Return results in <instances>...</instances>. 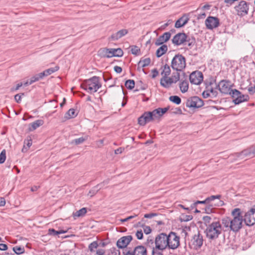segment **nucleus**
<instances>
[{
  "label": "nucleus",
  "instance_id": "1",
  "mask_svg": "<svg viewBox=\"0 0 255 255\" xmlns=\"http://www.w3.org/2000/svg\"><path fill=\"white\" fill-rule=\"evenodd\" d=\"M232 217H225L222 219V224L226 228L237 233L243 227V216L240 208H235L231 212Z\"/></svg>",
  "mask_w": 255,
  "mask_h": 255
},
{
  "label": "nucleus",
  "instance_id": "2",
  "mask_svg": "<svg viewBox=\"0 0 255 255\" xmlns=\"http://www.w3.org/2000/svg\"><path fill=\"white\" fill-rule=\"evenodd\" d=\"M169 107L159 108L152 112H145L138 119V123L140 126H144L146 123L158 119L168 110Z\"/></svg>",
  "mask_w": 255,
  "mask_h": 255
},
{
  "label": "nucleus",
  "instance_id": "3",
  "mask_svg": "<svg viewBox=\"0 0 255 255\" xmlns=\"http://www.w3.org/2000/svg\"><path fill=\"white\" fill-rule=\"evenodd\" d=\"M222 224L219 221H213L211 224L208 225L205 230L206 237L210 240L218 239L222 233Z\"/></svg>",
  "mask_w": 255,
  "mask_h": 255
},
{
  "label": "nucleus",
  "instance_id": "4",
  "mask_svg": "<svg viewBox=\"0 0 255 255\" xmlns=\"http://www.w3.org/2000/svg\"><path fill=\"white\" fill-rule=\"evenodd\" d=\"M101 86L100 78L97 76H93L86 80L82 85V88L90 93L96 92Z\"/></svg>",
  "mask_w": 255,
  "mask_h": 255
},
{
  "label": "nucleus",
  "instance_id": "5",
  "mask_svg": "<svg viewBox=\"0 0 255 255\" xmlns=\"http://www.w3.org/2000/svg\"><path fill=\"white\" fill-rule=\"evenodd\" d=\"M203 243L202 235L197 230L189 241L188 246L191 249L198 250Z\"/></svg>",
  "mask_w": 255,
  "mask_h": 255
},
{
  "label": "nucleus",
  "instance_id": "6",
  "mask_svg": "<svg viewBox=\"0 0 255 255\" xmlns=\"http://www.w3.org/2000/svg\"><path fill=\"white\" fill-rule=\"evenodd\" d=\"M172 68L177 71H181L186 67V59L181 54H177L171 61Z\"/></svg>",
  "mask_w": 255,
  "mask_h": 255
},
{
  "label": "nucleus",
  "instance_id": "7",
  "mask_svg": "<svg viewBox=\"0 0 255 255\" xmlns=\"http://www.w3.org/2000/svg\"><path fill=\"white\" fill-rule=\"evenodd\" d=\"M167 235L165 233H160L158 235L155 239L154 242L152 239H147V242H151V244L154 243L156 246H159L160 247L166 249L168 246Z\"/></svg>",
  "mask_w": 255,
  "mask_h": 255
},
{
  "label": "nucleus",
  "instance_id": "8",
  "mask_svg": "<svg viewBox=\"0 0 255 255\" xmlns=\"http://www.w3.org/2000/svg\"><path fill=\"white\" fill-rule=\"evenodd\" d=\"M168 246L167 248L170 249L175 250L180 245V238L177 234L173 232H171L167 235Z\"/></svg>",
  "mask_w": 255,
  "mask_h": 255
},
{
  "label": "nucleus",
  "instance_id": "9",
  "mask_svg": "<svg viewBox=\"0 0 255 255\" xmlns=\"http://www.w3.org/2000/svg\"><path fill=\"white\" fill-rule=\"evenodd\" d=\"M249 4L245 0H241L238 5L235 7L237 14L241 16L247 15L248 13Z\"/></svg>",
  "mask_w": 255,
  "mask_h": 255
},
{
  "label": "nucleus",
  "instance_id": "10",
  "mask_svg": "<svg viewBox=\"0 0 255 255\" xmlns=\"http://www.w3.org/2000/svg\"><path fill=\"white\" fill-rule=\"evenodd\" d=\"M244 221L248 226H253L255 224V209H251L246 213L243 217Z\"/></svg>",
  "mask_w": 255,
  "mask_h": 255
},
{
  "label": "nucleus",
  "instance_id": "11",
  "mask_svg": "<svg viewBox=\"0 0 255 255\" xmlns=\"http://www.w3.org/2000/svg\"><path fill=\"white\" fill-rule=\"evenodd\" d=\"M237 157L243 159L245 157H253L255 156V145H253L241 152L236 153Z\"/></svg>",
  "mask_w": 255,
  "mask_h": 255
},
{
  "label": "nucleus",
  "instance_id": "12",
  "mask_svg": "<svg viewBox=\"0 0 255 255\" xmlns=\"http://www.w3.org/2000/svg\"><path fill=\"white\" fill-rule=\"evenodd\" d=\"M186 105L189 108H200L204 105L203 100L197 96H194L188 99Z\"/></svg>",
  "mask_w": 255,
  "mask_h": 255
},
{
  "label": "nucleus",
  "instance_id": "13",
  "mask_svg": "<svg viewBox=\"0 0 255 255\" xmlns=\"http://www.w3.org/2000/svg\"><path fill=\"white\" fill-rule=\"evenodd\" d=\"M189 80L192 84L199 85L203 80V75L199 71H194L190 75Z\"/></svg>",
  "mask_w": 255,
  "mask_h": 255
},
{
  "label": "nucleus",
  "instance_id": "14",
  "mask_svg": "<svg viewBox=\"0 0 255 255\" xmlns=\"http://www.w3.org/2000/svg\"><path fill=\"white\" fill-rule=\"evenodd\" d=\"M205 25L207 29L212 30L219 26V19L217 17L209 16L205 20Z\"/></svg>",
  "mask_w": 255,
  "mask_h": 255
},
{
  "label": "nucleus",
  "instance_id": "15",
  "mask_svg": "<svg viewBox=\"0 0 255 255\" xmlns=\"http://www.w3.org/2000/svg\"><path fill=\"white\" fill-rule=\"evenodd\" d=\"M221 93L224 94H228L231 91L230 82L227 80H222L217 86Z\"/></svg>",
  "mask_w": 255,
  "mask_h": 255
},
{
  "label": "nucleus",
  "instance_id": "16",
  "mask_svg": "<svg viewBox=\"0 0 255 255\" xmlns=\"http://www.w3.org/2000/svg\"><path fill=\"white\" fill-rule=\"evenodd\" d=\"M187 40V35L184 33H178L172 38V42L175 45L184 44Z\"/></svg>",
  "mask_w": 255,
  "mask_h": 255
},
{
  "label": "nucleus",
  "instance_id": "17",
  "mask_svg": "<svg viewBox=\"0 0 255 255\" xmlns=\"http://www.w3.org/2000/svg\"><path fill=\"white\" fill-rule=\"evenodd\" d=\"M132 239V237L130 235L124 236L119 239L117 242V246L118 248L124 249L127 247Z\"/></svg>",
  "mask_w": 255,
  "mask_h": 255
},
{
  "label": "nucleus",
  "instance_id": "18",
  "mask_svg": "<svg viewBox=\"0 0 255 255\" xmlns=\"http://www.w3.org/2000/svg\"><path fill=\"white\" fill-rule=\"evenodd\" d=\"M170 32H166L160 36L155 41V44L157 46L162 45L163 43L167 42L171 37Z\"/></svg>",
  "mask_w": 255,
  "mask_h": 255
},
{
  "label": "nucleus",
  "instance_id": "19",
  "mask_svg": "<svg viewBox=\"0 0 255 255\" xmlns=\"http://www.w3.org/2000/svg\"><path fill=\"white\" fill-rule=\"evenodd\" d=\"M128 33V30L126 29H121L118 32L113 33L109 38L113 41H117Z\"/></svg>",
  "mask_w": 255,
  "mask_h": 255
},
{
  "label": "nucleus",
  "instance_id": "20",
  "mask_svg": "<svg viewBox=\"0 0 255 255\" xmlns=\"http://www.w3.org/2000/svg\"><path fill=\"white\" fill-rule=\"evenodd\" d=\"M173 83V78L162 77L160 80V85L164 88H168Z\"/></svg>",
  "mask_w": 255,
  "mask_h": 255
},
{
  "label": "nucleus",
  "instance_id": "21",
  "mask_svg": "<svg viewBox=\"0 0 255 255\" xmlns=\"http://www.w3.org/2000/svg\"><path fill=\"white\" fill-rule=\"evenodd\" d=\"M112 50H111V48H104L100 49L98 51L99 55L102 57H112Z\"/></svg>",
  "mask_w": 255,
  "mask_h": 255
},
{
  "label": "nucleus",
  "instance_id": "22",
  "mask_svg": "<svg viewBox=\"0 0 255 255\" xmlns=\"http://www.w3.org/2000/svg\"><path fill=\"white\" fill-rule=\"evenodd\" d=\"M132 253L134 255H147L146 249L142 246L136 247Z\"/></svg>",
  "mask_w": 255,
  "mask_h": 255
},
{
  "label": "nucleus",
  "instance_id": "23",
  "mask_svg": "<svg viewBox=\"0 0 255 255\" xmlns=\"http://www.w3.org/2000/svg\"><path fill=\"white\" fill-rule=\"evenodd\" d=\"M189 18L185 16H183L178 19L175 24L176 28H180L185 25L188 21Z\"/></svg>",
  "mask_w": 255,
  "mask_h": 255
},
{
  "label": "nucleus",
  "instance_id": "24",
  "mask_svg": "<svg viewBox=\"0 0 255 255\" xmlns=\"http://www.w3.org/2000/svg\"><path fill=\"white\" fill-rule=\"evenodd\" d=\"M249 99V97L248 95H243L241 93V95H239L236 99H234L233 102L235 105H238L242 102L247 101Z\"/></svg>",
  "mask_w": 255,
  "mask_h": 255
},
{
  "label": "nucleus",
  "instance_id": "25",
  "mask_svg": "<svg viewBox=\"0 0 255 255\" xmlns=\"http://www.w3.org/2000/svg\"><path fill=\"white\" fill-rule=\"evenodd\" d=\"M44 122L41 120H38L36 121L31 123L29 126V130L30 131H33L36 129L37 128L42 126Z\"/></svg>",
  "mask_w": 255,
  "mask_h": 255
},
{
  "label": "nucleus",
  "instance_id": "26",
  "mask_svg": "<svg viewBox=\"0 0 255 255\" xmlns=\"http://www.w3.org/2000/svg\"><path fill=\"white\" fill-rule=\"evenodd\" d=\"M151 60L149 58L145 59H141L138 63L137 69L140 70L141 68H143L149 65L150 63Z\"/></svg>",
  "mask_w": 255,
  "mask_h": 255
},
{
  "label": "nucleus",
  "instance_id": "27",
  "mask_svg": "<svg viewBox=\"0 0 255 255\" xmlns=\"http://www.w3.org/2000/svg\"><path fill=\"white\" fill-rule=\"evenodd\" d=\"M168 50L167 46L165 44L161 45L157 49L156 52V55L157 57H160L165 54Z\"/></svg>",
  "mask_w": 255,
  "mask_h": 255
},
{
  "label": "nucleus",
  "instance_id": "28",
  "mask_svg": "<svg viewBox=\"0 0 255 255\" xmlns=\"http://www.w3.org/2000/svg\"><path fill=\"white\" fill-rule=\"evenodd\" d=\"M59 70V67L58 66H55L53 68H50L48 69H46L44 70L43 72H41V75H42L43 77L48 76V75H51V74L56 72Z\"/></svg>",
  "mask_w": 255,
  "mask_h": 255
},
{
  "label": "nucleus",
  "instance_id": "29",
  "mask_svg": "<svg viewBox=\"0 0 255 255\" xmlns=\"http://www.w3.org/2000/svg\"><path fill=\"white\" fill-rule=\"evenodd\" d=\"M165 249L155 245L152 249V255H163V252Z\"/></svg>",
  "mask_w": 255,
  "mask_h": 255
},
{
  "label": "nucleus",
  "instance_id": "30",
  "mask_svg": "<svg viewBox=\"0 0 255 255\" xmlns=\"http://www.w3.org/2000/svg\"><path fill=\"white\" fill-rule=\"evenodd\" d=\"M180 89L182 93L186 92L189 88V84L187 80H181L179 84Z\"/></svg>",
  "mask_w": 255,
  "mask_h": 255
},
{
  "label": "nucleus",
  "instance_id": "31",
  "mask_svg": "<svg viewBox=\"0 0 255 255\" xmlns=\"http://www.w3.org/2000/svg\"><path fill=\"white\" fill-rule=\"evenodd\" d=\"M112 50V57H122L123 55V51L121 48H111Z\"/></svg>",
  "mask_w": 255,
  "mask_h": 255
},
{
  "label": "nucleus",
  "instance_id": "32",
  "mask_svg": "<svg viewBox=\"0 0 255 255\" xmlns=\"http://www.w3.org/2000/svg\"><path fill=\"white\" fill-rule=\"evenodd\" d=\"M171 73V69L170 68V66L167 65L165 64L164 67L161 73V75L162 77H167Z\"/></svg>",
  "mask_w": 255,
  "mask_h": 255
},
{
  "label": "nucleus",
  "instance_id": "33",
  "mask_svg": "<svg viewBox=\"0 0 255 255\" xmlns=\"http://www.w3.org/2000/svg\"><path fill=\"white\" fill-rule=\"evenodd\" d=\"M88 135H86L84 137H81L78 138H76L71 141V143H74L76 145H78L83 143L85 141L88 139Z\"/></svg>",
  "mask_w": 255,
  "mask_h": 255
},
{
  "label": "nucleus",
  "instance_id": "34",
  "mask_svg": "<svg viewBox=\"0 0 255 255\" xmlns=\"http://www.w3.org/2000/svg\"><path fill=\"white\" fill-rule=\"evenodd\" d=\"M87 213V209L83 208L80 210L73 213V215L74 217H79L84 216Z\"/></svg>",
  "mask_w": 255,
  "mask_h": 255
},
{
  "label": "nucleus",
  "instance_id": "35",
  "mask_svg": "<svg viewBox=\"0 0 255 255\" xmlns=\"http://www.w3.org/2000/svg\"><path fill=\"white\" fill-rule=\"evenodd\" d=\"M101 184H98L96 186L93 187L91 190L89 192V195H90L91 197L95 195L101 189Z\"/></svg>",
  "mask_w": 255,
  "mask_h": 255
},
{
  "label": "nucleus",
  "instance_id": "36",
  "mask_svg": "<svg viewBox=\"0 0 255 255\" xmlns=\"http://www.w3.org/2000/svg\"><path fill=\"white\" fill-rule=\"evenodd\" d=\"M77 114L74 109H70L65 114V118L67 119H71L75 117Z\"/></svg>",
  "mask_w": 255,
  "mask_h": 255
},
{
  "label": "nucleus",
  "instance_id": "37",
  "mask_svg": "<svg viewBox=\"0 0 255 255\" xmlns=\"http://www.w3.org/2000/svg\"><path fill=\"white\" fill-rule=\"evenodd\" d=\"M43 78L41 73L36 74L30 79V84H32Z\"/></svg>",
  "mask_w": 255,
  "mask_h": 255
},
{
  "label": "nucleus",
  "instance_id": "38",
  "mask_svg": "<svg viewBox=\"0 0 255 255\" xmlns=\"http://www.w3.org/2000/svg\"><path fill=\"white\" fill-rule=\"evenodd\" d=\"M66 233V231H64L63 230H59V231H56L54 229H49L48 230V233L50 235L53 236H57L61 234H64Z\"/></svg>",
  "mask_w": 255,
  "mask_h": 255
},
{
  "label": "nucleus",
  "instance_id": "39",
  "mask_svg": "<svg viewBox=\"0 0 255 255\" xmlns=\"http://www.w3.org/2000/svg\"><path fill=\"white\" fill-rule=\"evenodd\" d=\"M212 217L210 216H205L202 218L203 222L206 225V227L210 224H211L212 221Z\"/></svg>",
  "mask_w": 255,
  "mask_h": 255
},
{
  "label": "nucleus",
  "instance_id": "40",
  "mask_svg": "<svg viewBox=\"0 0 255 255\" xmlns=\"http://www.w3.org/2000/svg\"><path fill=\"white\" fill-rule=\"evenodd\" d=\"M169 99L170 101L177 105H179L181 102V100L180 98L177 96H170Z\"/></svg>",
  "mask_w": 255,
  "mask_h": 255
},
{
  "label": "nucleus",
  "instance_id": "41",
  "mask_svg": "<svg viewBox=\"0 0 255 255\" xmlns=\"http://www.w3.org/2000/svg\"><path fill=\"white\" fill-rule=\"evenodd\" d=\"M135 85V82L133 80H128L125 83L126 87L129 90L132 89Z\"/></svg>",
  "mask_w": 255,
  "mask_h": 255
},
{
  "label": "nucleus",
  "instance_id": "42",
  "mask_svg": "<svg viewBox=\"0 0 255 255\" xmlns=\"http://www.w3.org/2000/svg\"><path fill=\"white\" fill-rule=\"evenodd\" d=\"M193 219L192 215H188L186 214H182L180 217V221L181 222H188L191 220Z\"/></svg>",
  "mask_w": 255,
  "mask_h": 255
},
{
  "label": "nucleus",
  "instance_id": "43",
  "mask_svg": "<svg viewBox=\"0 0 255 255\" xmlns=\"http://www.w3.org/2000/svg\"><path fill=\"white\" fill-rule=\"evenodd\" d=\"M241 93L239 90L234 89L231 90L229 94H230L233 97V98L235 99L237 98H238V97H239V95H241Z\"/></svg>",
  "mask_w": 255,
  "mask_h": 255
},
{
  "label": "nucleus",
  "instance_id": "44",
  "mask_svg": "<svg viewBox=\"0 0 255 255\" xmlns=\"http://www.w3.org/2000/svg\"><path fill=\"white\" fill-rule=\"evenodd\" d=\"M13 251L15 254L19 255L24 252V248L19 246H15L13 248Z\"/></svg>",
  "mask_w": 255,
  "mask_h": 255
},
{
  "label": "nucleus",
  "instance_id": "45",
  "mask_svg": "<svg viewBox=\"0 0 255 255\" xmlns=\"http://www.w3.org/2000/svg\"><path fill=\"white\" fill-rule=\"evenodd\" d=\"M221 196L220 195H212L210 197H209L206 199V200L208 203V204H210V202L216 199H220L221 198Z\"/></svg>",
  "mask_w": 255,
  "mask_h": 255
},
{
  "label": "nucleus",
  "instance_id": "46",
  "mask_svg": "<svg viewBox=\"0 0 255 255\" xmlns=\"http://www.w3.org/2000/svg\"><path fill=\"white\" fill-rule=\"evenodd\" d=\"M131 52L132 54L138 55L140 53V49L136 46H132L131 47Z\"/></svg>",
  "mask_w": 255,
  "mask_h": 255
},
{
  "label": "nucleus",
  "instance_id": "47",
  "mask_svg": "<svg viewBox=\"0 0 255 255\" xmlns=\"http://www.w3.org/2000/svg\"><path fill=\"white\" fill-rule=\"evenodd\" d=\"M6 159V151L5 149L2 150L0 153V164L4 163Z\"/></svg>",
  "mask_w": 255,
  "mask_h": 255
},
{
  "label": "nucleus",
  "instance_id": "48",
  "mask_svg": "<svg viewBox=\"0 0 255 255\" xmlns=\"http://www.w3.org/2000/svg\"><path fill=\"white\" fill-rule=\"evenodd\" d=\"M214 208L213 207V205L209 204V205L206 206L205 208V211L207 214H210L211 213L213 212Z\"/></svg>",
  "mask_w": 255,
  "mask_h": 255
},
{
  "label": "nucleus",
  "instance_id": "49",
  "mask_svg": "<svg viewBox=\"0 0 255 255\" xmlns=\"http://www.w3.org/2000/svg\"><path fill=\"white\" fill-rule=\"evenodd\" d=\"M198 204H208L206 199L204 201H197L191 205V209L195 208Z\"/></svg>",
  "mask_w": 255,
  "mask_h": 255
},
{
  "label": "nucleus",
  "instance_id": "50",
  "mask_svg": "<svg viewBox=\"0 0 255 255\" xmlns=\"http://www.w3.org/2000/svg\"><path fill=\"white\" fill-rule=\"evenodd\" d=\"M97 247L98 244L96 242H93L89 246V249L91 252L94 251V250L97 249Z\"/></svg>",
  "mask_w": 255,
  "mask_h": 255
},
{
  "label": "nucleus",
  "instance_id": "51",
  "mask_svg": "<svg viewBox=\"0 0 255 255\" xmlns=\"http://www.w3.org/2000/svg\"><path fill=\"white\" fill-rule=\"evenodd\" d=\"M185 44H187L188 46L189 47H191L192 45L194 44L195 43V40L190 39H187V40L185 41Z\"/></svg>",
  "mask_w": 255,
  "mask_h": 255
},
{
  "label": "nucleus",
  "instance_id": "52",
  "mask_svg": "<svg viewBox=\"0 0 255 255\" xmlns=\"http://www.w3.org/2000/svg\"><path fill=\"white\" fill-rule=\"evenodd\" d=\"M135 235L138 240H141L143 238V233L141 230H138L136 232Z\"/></svg>",
  "mask_w": 255,
  "mask_h": 255
},
{
  "label": "nucleus",
  "instance_id": "53",
  "mask_svg": "<svg viewBox=\"0 0 255 255\" xmlns=\"http://www.w3.org/2000/svg\"><path fill=\"white\" fill-rule=\"evenodd\" d=\"M171 78H173V83H176L180 79V74L179 73H176L174 76H172Z\"/></svg>",
  "mask_w": 255,
  "mask_h": 255
},
{
  "label": "nucleus",
  "instance_id": "54",
  "mask_svg": "<svg viewBox=\"0 0 255 255\" xmlns=\"http://www.w3.org/2000/svg\"><path fill=\"white\" fill-rule=\"evenodd\" d=\"M144 232L147 235L151 233V229L149 226H145L143 228Z\"/></svg>",
  "mask_w": 255,
  "mask_h": 255
},
{
  "label": "nucleus",
  "instance_id": "55",
  "mask_svg": "<svg viewBox=\"0 0 255 255\" xmlns=\"http://www.w3.org/2000/svg\"><path fill=\"white\" fill-rule=\"evenodd\" d=\"M23 83L21 82L17 84L15 88L13 87L11 89V91L14 92L18 90L19 89V88L21 87Z\"/></svg>",
  "mask_w": 255,
  "mask_h": 255
},
{
  "label": "nucleus",
  "instance_id": "56",
  "mask_svg": "<svg viewBox=\"0 0 255 255\" xmlns=\"http://www.w3.org/2000/svg\"><path fill=\"white\" fill-rule=\"evenodd\" d=\"M157 216V214L156 213H149V214H146L144 215V217L145 218H149L151 219L155 216Z\"/></svg>",
  "mask_w": 255,
  "mask_h": 255
},
{
  "label": "nucleus",
  "instance_id": "57",
  "mask_svg": "<svg viewBox=\"0 0 255 255\" xmlns=\"http://www.w3.org/2000/svg\"><path fill=\"white\" fill-rule=\"evenodd\" d=\"M248 91L251 95H253L255 93V86L254 87H250L248 88Z\"/></svg>",
  "mask_w": 255,
  "mask_h": 255
},
{
  "label": "nucleus",
  "instance_id": "58",
  "mask_svg": "<svg viewBox=\"0 0 255 255\" xmlns=\"http://www.w3.org/2000/svg\"><path fill=\"white\" fill-rule=\"evenodd\" d=\"M32 143V141L31 139H27L26 140L24 141V144H26V145L27 146V148H29Z\"/></svg>",
  "mask_w": 255,
  "mask_h": 255
},
{
  "label": "nucleus",
  "instance_id": "59",
  "mask_svg": "<svg viewBox=\"0 0 255 255\" xmlns=\"http://www.w3.org/2000/svg\"><path fill=\"white\" fill-rule=\"evenodd\" d=\"M202 95L204 98H208L210 96L209 89L204 91L202 93Z\"/></svg>",
  "mask_w": 255,
  "mask_h": 255
},
{
  "label": "nucleus",
  "instance_id": "60",
  "mask_svg": "<svg viewBox=\"0 0 255 255\" xmlns=\"http://www.w3.org/2000/svg\"><path fill=\"white\" fill-rule=\"evenodd\" d=\"M152 78H155L158 75V71L156 69H154L152 70Z\"/></svg>",
  "mask_w": 255,
  "mask_h": 255
},
{
  "label": "nucleus",
  "instance_id": "61",
  "mask_svg": "<svg viewBox=\"0 0 255 255\" xmlns=\"http://www.w3.org/2000/svg\"><path fill=\"white\" fill-rule=\"evenodd\" d=\"M14 99L17 103H20V102L21 101V95H20L19 94L15 95L14 96Z\"/></svg>",
  "mask_w": 255,
  "mask_h": 255
},
{
  "label": "nucleus",
  "instance_id": "62",
  "mask_svg": "<svg viewBox=\"0 0 255 255\" xmlns=\"http://www.w3.org/2000/svg\"><path fill=\"white\" fill-rule=\"evenodd\" d=\"M114 70L117 73H121L122 71V68L118 66H116L114 67Z\"/></svg>",
  "mask_w": 255,
  "mask_h": 255
},
{
  "label": "nucleus",
  "instance_id": "63",
  "mask_svg": "<svg viewBox=\"0 0 255 255\" xmlns=\"http://www.w3.org/2000/svg\"><path fill=\"white\" fill-rule=\"evenodd\" d=\"M7 249V246L6 244H0V250L5 251Z\"/></svg>",
  "mask_w": 255,
  "mask_h": 255
},
{
  "label": "nucleus",
  "instance_id": "64",
  "mask_svg": "<svg viewBox=\"0 0 255 255\" xmlns=\"http://www.w3.org/2000/svg\"><path fill=\"white\" fill-rule=\"evenodd\" d=\"M209 93L212 94L213 96L214 97H216L217 96V92L215 90H214L212 88H211V89H209Z\"/></svg>",
  "mask_w": 255,
  "mask_h": 255
}]
</instances>
